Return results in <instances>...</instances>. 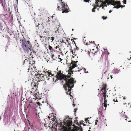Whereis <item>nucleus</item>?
Returning a JSON list of instances; mask_svg holds the SVG:
<instances>
[{"label":"nucleus","mask_w":131,"mask_h":131,"mask_svg":"<svg viewBox=\"0 0 131 131\" xmlns=\"http://www.w3.org/2000/svg\"><path fill=\"white\" fill-rule=\"evenodd\" d=\"M21 40L22 48L25 52L28 53L30 50V51L31 52L30 56L31 55L32 51L34 53H36V52L33 50L32 45L29 40H27L24 37Z\"/></svg>","instance_id":"obj_1"},{"label":"nucleus","mask_w":131,"mask_h":131,"mask_svg":"<svg viewBox=\"0 0 131 131\" xmlns=\"http://www.w3.org/2000/svg\"><path fill=\"white\" fill-rule=\"evenodd\" d=\"M71 79H72L71 80L70 79H68L67 81H65V83L64 85L66 88H64L65 91L67 92L66 93L67 94H69L68 92L71 94V92L72 90V88H73L74 86V84L76 82V81L74 80V79L71 77Z\"/></svg>","instance_id":"obj_2"},{"label":"nucleus","mask_w":131,"mask_h":131,"mask_svg":"<svg viewBox=\"0 0 131 131\" xmlns=\"http://www.w3.org/2000/svg\"><path fill=\"white\" fill-rule=\"evenodd\" d=\"M111 3L110 4V5H112L114 6L113 7V8H116L118 9L120 8L119 7V5L121 4V2L120 1H116L114 0H112L111 1Z\"/></svg>","instance_id":"obj_3"},{"label":"nucleus","mask_w":131,"mask_h":131,"mask_svg":"<svg viewBox=\"0 0 131 131\" xmlns=\"http://www.w3.org/2000/svg\"><path fill=\"white\" fill-rule=\"evenodd\" d=\"M61 5L62 6V7L63 8V9L65 10V11H63L62 12V13H67L69 12V11L70 12V10L69 11V8L68 5L67 4L66 5L64 2H62Z\"/></svg>","instance_id":"obj_4"},{"label":"nucleus","mask_w":131,"mask_h":131,"mask_svg":"<svg viewBox=\"0 0 131 131\" xmlns=\"http://www.w3.org/2000/svg\"><path fill=\"white\" fill-rule=\"evenodd\" d=\"M72 118H70L69 116H65V118L64 119V122L65 123H69L72 122Z\"/></svg>","instance_id":"obj_5"},{"label":"nucleus","mask_w":131,"mask_h":131,"mask_svg":"<svg viewBox=\"0 0 131 131\" xmlns=\"http://www.w3.org/2000/svg\"><path fill=\"white\" fill-rule=\"evenodd\" d=\"M4 125H7L8 123V116H7V114H6L5 115V113L4 114Z\"/></svg>","instance_id":"obj_6"},{"label":"nucleus","mask_w":131,"mask_h":131,"mask_svg":"<svg viewBox=\"0 0 131 131\" xmlns=\"http://www.w3.org/2000/svg\"><path fill=\"white\" fill-rule=\"evenodd\" d=\"M96 7H102L101 5L100 4L101 3V1L100 0H96Z\"/></svg>","instance_id":"obj_7"},{"label":"nucleus","mask_w":131,"mask_h":131,"mask_svg":"<svg viewBox=\"0 0 131 131\" xmlns=\"http://www.w3.org/2000/svg\"><path fill=\"white\" fill-rule=\"evenodd\" d=\"M58 80H59L60 81V84L61 85H63V83H64V82L63 81V80H64L65 81H67L68 80H65L64 79H63V78L62 77H61L59 79H56L55 81H54V82L55 83Z\"/></svg>","instance_id":"obj_8"},{"label":"nucleus","mask_w":131,"mask_h":131,"mask_svg":"<svg viewBox=\"0 0 131 131\" xmlns=\"http://www.w3.org/2000/svg\"><path fill=\"white\" fill-rule=\"evenodd\" d=\"M43 24V23L42 24H41L40 25V24L38 23V25H37L36 26V29L37 30V31H38L39 28H40V27H43V26H42Z\"/></svg>","instance_id":"obj_9"},{"label":"nucleus","mask_w":131,"mask_h":131,"mask_svg":"<svg viewBox=\"0 0 131 131\" xmlns=\"http://www.w3.org/2000/svg\"><path fill=\"white\" fill-rule=\"evenodd\" d=\"M106 96L105 94H104L103 96H102L101 99H100V101L101 103H103V98L104 97V100H106Z\"/></svg>","instance_id":"obj_10"},{"label":"nucleus","mask_w":131,"mask_h":131,"mask_svg":"<svg viewBox=\"0 0 131 131\" xmlns=\"http://www.w3.org/2000/svg\"><path fill=\"white\" fill-rule=\"evenodd\" d=\"M118 71H120V70H118L117 68H115L113 70L112 72L114 74H118Z\"/></svg>","instance_id":"obj_11"},{"label":"nucleus","mask_w":131,"mask_h":131,"mask_svg":"<svg viewBox=\"0 0 131 131\" xmlns=\"http://www.w3.org/2000/svg\"><path fill=\"white\" fill-rule=\"evenodd\" d=\"M9 17V23H12L13 20V16H12Z\"/></svg>","instance_id":"obj_12"},{"label":"nucleus","mask_w":131,"mask_h":131,"mask_svg":"<svg viewBox=\"0 0 131 131\" xmlns=\"http://www.w3.org/2000/svg\"><path fill=\"white\" fill-rule=\"evenodd\" d=\"M58 9V10H62L63 11H65V10L64 9H63V8L61 7H60L59 6H58L57 7Z\"/></svg>","instance_id":"obj_13"},{"label":"nucleus","mask_w":131,"mask_h":131,"mask_svg":"<svg viewBox=\"0 0 131 131\" xmlns=\"http://www.w3.org/2000/svg\"><path fill=\"white\" fill-rule=\"evenodd\" d=\"M106 86L107 85H106L105 87H104V89L105 90H104V92H103V95L104 94H105L106 95V94H107L106 93L107 91L105 90V89H106Z\"/></svg>","instance_id":"obj_14"},{"label":"nucleus","mask_w":131,"mask_h":131,"mask_svg":"<svg viewBox=\"0 0 131 131\" xmlns=\"http://www.w3.org/2000/svg\"><path fill=\"white\" fill-rule=\"evenodd\" d=\"M101 108H99L97 109L98 112V114L100 113V114H101L102 113V112L101 111H102L101 110Z\"/></svg>","instance_id":"obj_15"},{"label":"nucleus","mask_w":131,"mask_h":131,"mask_svg":"<svg viewBox=\"0 0 131 131\" xmlns=\"http://www.w3.org/2000/svg\"><path fill=\"white\" fill-rule=\"evenodd\" d=\"M57 74H58V76H61L62 75V74L61 73V71L60 70L57 73Z\"/></svg>","instance_id":"obj_16"},{"label":"nucleus","mask_w":131,"mask_h":131,"mask_svg":"<svg viewBox=\"0 0 131 131\" xmlns=\"http://www.w3.org/2000/svg\"><path fill=\"white\" fill-rule=\"evenodd\" d=\"M103 49L105 51V52H106V54L108 56L109 54V53L108 52V51L107 50V49L106 50L104 48H103Z\"/></svg>","instance_id":"obj_17"},{"label":"nucleus","mask_w":131,"mask_h":131,"mask_svg":"<svg viewBox=\"0 0 131 131\" xmlns=\"http://www.w3.org/2000/svg\"><path fill=\"white\" fill-rule=\"evenodd\" d=\"M3 0H0V3L1 4L2 6L3 7V8H4L5 7V6L3 5V3H2V1Z\"/></svg>","instance_id":"obj_18"},{"label":"nucleus","mask_w":131,"mask_h":131,"mask_svg":"<svg viewBox=\"0 0 131 131\" xmlns=\"http://www.w3.org/2000/svg\"><path fill=\"white\" fill-rule=\"evenodd\" d=\"M78 108H74V114L75 116H76V113L77 112V110H78Z\"/></svg>","instance_id":"obj_19"},{"label":"nucleus","mask_w":131,"mask_h":131,"mask_svg":"<svg viewBox=\"0 0 131 131\" xmlns=\"http://www.w3.org/2000/svg\"><path fill=\"white\" fill-rule=\"evenodd\" d=\"M3 26H4V25H2L1 26V27H0V28L1 29V30H2V31H3V30H4V29H5V27H4L3 28Z\"/></svg>","instance_id":"obj_20"},{"label":"nucleus","mask_w":131,"mask_h":131,"mask_svg":"<svg viewBox=\"0 0 131 131\" xmlns=\"http://www.w3.org/2000/svg\"><path fill=\"white\" fill-rule=\"evenodd\" d=\"M107 17L106 16H103L102 17V18L104 20L106 19Z\"/></svg>","instance_id":"obj_21"},{"label":"nucleus","mask_w":131,"mask_h":131,"mask_svg":"<svg viewBox=\"0 0 131 131\" xmlns=\"http://www.w3.org/2000/svg\"><path fill=\"white\" fill-rule=\"evenodd\" d=\"M83 70L84 71V73H89L88 72V71H86V69L85 68H83Z\"/></svg>","instance_id":"obj_22"},{"label":"nucleus","mask_w":131,"mask_h":131,"mask_svg":"<svg viewBox=\"0 0 131 131\" xmlns=\"http://www.w3.org/2000/svg\"><path fill=\"white\" fill-rule=\"evenodd\" d=\"M97 7H96L95 8H93L92 9V12H95V9Z\"/></svg>","instance_id":"obj_23"},{"label":"nucleus","mask_w":131,"mask_h":131,"mask_svg":"<svg viewBox=\"0 0 131 131\" xmlns=\"http://www.w3.org/2000/svg\"><path fill=\"white\" fill-rule=\"evenodd\" d=\"M49 49L50 50H53L52 47L50 46H49Z\"/></svg>","instance_id":"obj_24"},{"label":"nucleus","mask_w":131,"mask_h":131,"mask_svg":"<svg viewBox=\"0 0 131 131\" xmlns=\"http://www.w3.org/2000/svg\"><path fill=\"white\" fill-rule=\"evenodd\" d=\"M76 67L77 66H75L73 65L72 66H71V69L72 70L75 67Z\"/></svg>","instance_id":"obj_25"},{"label":"nucleus","mask_w":131,"mask_h":131,"mask_svg":"<svg viewBox=\"0 0 131 131\" xmlns=\"http://www.w3.org/2000/svg\"><path fill=\"white\" fill-rule=\"evenodd\" d=\"M125 5H121V4L119 5V7H120V8L121 7L122 8H123L124 7H125Z\"/></svg>","instance_id":"obj_26"},{"label":"nucleus","mask_w":131,"mask_h":131,"mask_svg":"<svg viewBox=\"0 0 131 131\" xmlns=\"http://www.w3.org/2000/svg\"><path fill=\"white\" fill-rule=\"evenodd\" d=\"M36 104H38L39 106H40V105H42V104H41V103H40L39 102H37Z\"/></svg>","instance_id":"obj_27"},{"label":"nucleus","mask_w":131,"mask_h":131,"mask_svg":"<svg viewBox=\"0 0 131 131\" xmlns=\"http://www.w3.org/2000/svg\"><path fill=\"white\" fill-rule=\"evenodd\" d=\"M96 48L97 49V50L96 51H95V53L98 52L99 51V50H100L99 49H98V47H96Z\"/></svg>","instance_id":"obj_28"},{"label":"nucleus","mask_w":131,"mask_h":131,"mask_svg":"<svg viewBox=\"0 0 131 131\" xmlns=\"http://www.w3.org/2000/svg\"><path fill=\"white\" fill-rule=\"evenodd\" d=\"M13 16V14L12 12H10V13L9 15L8 16V17H10L11 16Z\"/></svg>","instance_id":"obj_29"},{"label":"nucleus","mask_w":131,"mask_h":131,"mask_svg":"<svg viewBox=\"0 0 131 131\" xmlns=\"http://www.w3.org/2000/svg\"><path fill=\"white\" fill-rule=\"evenodd\" d=\"M102 103V106H101V107H100V108H101V110L102 111L103 109V103Z\"/></svg>","instance_id":"obj_30"},{"label":"nucleus","mask_w":131,"mask_h":131,"mask_svg":"<svg viewBox=\"0 0 131 131\" xmlns=\"http://www.w3.org/2000/svg\"><path fill=\"white\" fill-rule=\"evenodd\" d=\"M75 48H75V50H78L79 49V48L77 47V46H75Z\"/></svg>","instance_id":"obj_31"},{"label":"nucleus","mask_w":131,"mask_h":131,"mask_svg":"<svg viewBox=\"0 0 131 131\" xmlns=\"http://www.w3.org/2000/svg\"><path fill=\"white\" fill-rule=\"evenodd\" d=\"M122 2H123V4H126V1H123Z\"/></svg>","instance_id":"obj_32"},{"label":"nucleus","mask_w":131,"mask_h":131,"mask_svg":"<svg viewBox=\"0 0 131 131\" xmlns=\"http://www.w3.org/2000/svg\"><path fill=\"white\" fill-rule=\"evenodd\" d=\"M10 101L11 102L13 101V97L12 96H11L10 97Z\"/></svg>","instance_id":"obj_33"},{"label":"nucleus","mask_w":131,"mask_h":131,"mask_svg":"<svg viewBox=\"0 0 131 131\" xmlns=\"http://www.w3.org/2000/svg\"><path fill=\"white\" fill-rule=\"evenodd\" d=\"M39 75H40V74L38 72H37V74H35V75L36 76H39Z\"/></svg>","instance_id":"obj_34"},{"label":"nucleus","mask_w":131,"mask_h":131,"mask_svg":"<svg viewBox=\"0 0 131 131\" xmlns=\"http://www.w3.org/2000/svg\"><path fill=\"white\" fill-rule=\"evenodd\" d=\"M50 72H51V71H47V73H48L49 75H50L51 74L50 73Z\"/></svg>","instance_id":"obj_35"},{"label":"nucleus","mask_w":131,"mask_h":131,"mask_svg":"<svg viewBox=\"0 0 131 131\" xmlns=\"http://www.w3.org/2000/svg\"><path fill=\"white\" fill-rule=\"evenodd\" d=\"M25 61H26V62H28V60L27 59H26L24 61V63L23 64L25 63Z\"/></svg>","instance_id":"obj_36"},{"label":"nucleus","mask_w":131,"mask_h":131,"mask_svg":"<svg viewBox=\"0 0 131 131\" xmlns=\"http://www.w3.org/2000/svg\"><path fill=\"white\" fill-rule=\"evenodd\" d=\"M70 52H71L73 54H74V52H73V50H70Z\"/></svg>","instance_id":"obj_37"},{"label":"nucleus","mask_w":131,"mask_h":131,"mask_svg":"<svg viewBox=\"0 0 131 131\" xmlns=\"http://www.w3.org/2000/svg\"><path fill=\"white\" fill-rule=\"evenodd\" d=\"M37 84H35V85H34V86L35 87H37L38 84V83L37 82Z\"/></svg>","instance_id":"obj_38"},{"label":"nucleus","mask_w":131,"mask_h":131,"mask_svg":"<svg viewBox=\"0 0 131 131\" xmlns=\"http://www.w3.org/2000/svg\"><path fill=\"white\" fill-rule=\"evenodd\" d=\"M42 74H40V75H39V77H43V76L42 75V76H41V75H42Z\"/></svg>","instance_id":"obj_39"},{"label":"nucleus","mask_w":131,"mask_h":131,"mask_svg":"<svg viewBox=\"0 0 131 131\" xmlns=\"http://www.w3.org/2000/svg\"><path fill=\"white\" fill-rule=\"evenodd\" d=\"M107 105H106L105 104H103V106H104V107H105V108H106L107 107Z\"/></svg>","instance_id":"obj_40"},{"label":"nucleus","mask_w":131,"mask_h":131,"mask_svg":"<svg viewBox=\"0 0 131 131\" xmlns=\"http://www.w3.org/2000/svg\"><path fill=\"white\" fill-rule=\"evenodd\" d=\"M51 39L52 41H53L54 39V37H51Z\"/></svg>","instance_id":"obj_41"},{"label":"nucleus","mask_w":131,"mask_h":131,"mask_svg":"<svg viewBox=\"0 0 131 131\" xmlns=\"http://www.w3.org/2000/svg\"><path fill=\"white\" fill-rule=\"evenodd\" d=\"M113 101L114 102H118V101L117 99L116 100V101L115 100V99H114V100H113Z\"/></svg>","instance_id":"obj_42"},{"label":"nucleus","mask_w":131,"mask_h":131,"mask_svg":"<svg viewBox=\"0 0 131 131\" xmlns=\"http://www.w3.org/2000/svg\"><path fill=\"white\" fill-rule=\"evenodd\" d=\"M85 121H86V123H87V122H88L89 121H88L87 119H86V118H85Z\"/></svg>","instance_id":"obj_43"},{"label":"nucleus","mask_w":131,"mask_h":131,"mask_svg":"<svg viewBox=\"0 0 131 131\" xmlns=\"http://www.w3.org/2000/svg\"><path fill=\"white\" fill-rule=\"evenodd\" d=\"M107 101L106 100H104V103H106L107 102Z\"/></svg>","instance_id":"obj_44"},{"label":"nucleus","mask_w":131,"mask_h":131,"mask_svg":"<svg viewBox=\"0 0 131 131\" xmlns=\"http://www.w3.org/2000/svg\"><path fill=\"white\" fill-rule=\"evenodd\" d=\"M82 70V69H80L78 70L77 71H75V72H76L77 71H78V72H79Z\"/></svg>","instance_id":"obj_45"},{"label":"nucleus","mask_w":131,"mask_h":131,"mask_svg":"<svg viewBox=\"0 0 131 131\" xmlns=\"http://www.w3.org/2000/svg\"><path fill=\"white\" fill-rule=\"evenodd\" d=\"M98 122V121H96L95 122V125H97V123Z\"/></svg>","instance_id":"obj_46"},{"label":"nucleus","mask_w":131,"mask_h":131,"mask_svg":"<svg viewBox=\"0 0 131 131\" xmlns=\"http://www.w3.org/2000/svg\"><path fill=\"white\" fill-rule=\"evenodd\" d=\"M88 54H89L90 55V52L88 50Z\"/></svg>","instance_id":"obj_47"},{"label":"nucleus","mask_w":131,"mask_h":131,"mask_svg":"<svg viewBox=\"0 0 131 131\" xmlns=\"http://www.w3.org/2000/svg\"><path fill=\"white\" fill-rule=\"evenodd\" d=\"M43 38L44 39H45V40H47V37L46 36H44L43 37Z\"/></svg>","instance_id":"obj_48"},{"label":"nucleus","mask_w":131,"mask_h":131,"mask_svg":"<svg viewBox=\"0 0 131 131\" xmlns=\"http://www.w3.org/2000/svg\"><path fill=\"white\" fill-rule=\"evenodd\" d=\"M110 4H105L104 5V7H107V5H110Z\"/></svg>","instance_id":"obj_49"},{"label":"nucleus","mask_w":131,"mask_h":131,"mask_svg":"<svg viewBox=\"0 0 131 131\" xmlns=\"http://www.w3.org/2000/svg\"><path fill=\"white\" fill-rule=\"evenodd\" d=\"M124 117L125 118H128L127 116V115H124Z\"/></svg>","instance_id":"obj_50"},{"label":"nucleus","mask_w":131,"mask_h":131,"mask_svg":"<svg viewBox=\"0 0 131 131\" xmlns=\"http://www.w3.org/2000/svg\"><path fill=\"white\" fill-rule=\"evenodd\" d=\"M1 15H3L5 17V16H7H7H8V15H7V14H6L5 15H4L3 14H2Z\"/></svg>","instance_id":"obj_51"},{"label":"nucleus","mask_w":131,"mask_h":131,"mask_svg":"<svg viewBox=\"0 0 131 131\" xmlns=\"http://www.w3.org/2000/svg\"><path fill=\"white\" fill-rule=\"evenodd\" d=\"M8 48V46H6L5 47V49H7V48Z\"/></svg>","instance_id":"obj_52"},{"label":"nucleus","mask_w":131,"mask_h":131,"mask_svg":"<svg viewBox=\"0 0 131 131\" xmlns=\"http://www.w3.org/2000/svg\"><path fill=\"white\" fill-rule=\"evenodd\" d=\"M74 53H75V52H77L76 51V50H75V48H74Z\"/></svg>","instance_id":"obj_53"},{"label":"nucleus","mask_w":131,"mask_h":131,"mask_svg":"<svg viewBox=\"0 0 131 131\" xmlns=\"http://www.w3.org/2000/svg\"><path fill=\"white\" fill-rule=\"evenodd\" d=\"M112 11V10L111 9V10H110L109 11V13H111Z\"/></svg>","instance_id":"obj_54"},{"label":"nucleus","mask_w":131,"mask_h":131,"mask_svg":"<svg viewBox=\"0 0 131 131\" xmlns=\"http://www.w3.org/2000/svg\"><path fill=\"white\" fill-rule=\"evenodd\" d=\"M50 73L51 74H50V75H51V76H53L54 75V74H52L51 72H50Z\"/></svg>","instance_id":"obj_55"},{"label":"nucleus","mask_w":131,"mask_h":131,"mask_svg":"<svg viewBox=\"0 0 131 131\" xmlns=\"http://www.w3.org/2000/svg\"><path fill=\"white\" fill-rule=\"evenodd\" d=\"M58 47H59V46H57L55 48L56 49H57Z\"/></svg>","instance_id":"obj_56"},{"label":"nucleus","mask_w":131,"mask_h":131,"mask_svg":"<svg viewBox=\"0 0 131 131\" xmlns=\"http://www.w3.org/2000/svg\"><path fill=\"white\" fill-rule=\"evenodd\" d=\"M52 59H54V58H53V57H54V55H52Z\"/></svg>","instance_id":"obj_57"},{"label":"nucleus","mask_w":131,"mask_h":131,"mask_svg":"<svg viewBox=\"0 0 131 131\" xmlns=\"http://www.w3.org/2000/svg\"><path fill=\"white\" fill-rule=\"evenodd\" d=\"M59 59H60V60L59 61V62H60L62 60V59H61V58H59Z\"/></svg>","instance_id":"obj_58"},{"label":"nucleus","mask_w":131,"mask_h":131,"mask_svg":"<svg viewBox=\"0 0 131 131\" xmlns=\"http://www.w3.org/2000/svg\"><path fill=\"white\" fill-rule=\"evenodd\" d=\"M68 39H69V40H68V39H67L66 40V41H67V42H68V41L70 39L69 38H68Z\"/></svg>","instance_id":"obj_59"},{"label":"nucleus","mask_w":131,"mask_h":131,"mask_svg":"<svg viewBox=\"0 0 131 131\" xmlns=\"http://www.w3.org/2000/svg\"><path fill=\"white\" fill-rule=\"evenodd\" d=\"M74 44L75 45V46H76V43L75 42H74V44Z\"/></svg>","instance_id":"obj_60"},{"label":"nucleus","mask_w":131,"mask_h":131,"mask_svg":"<svg viewBox=\"0 0 131 131\" xmlns=\"http://www.w3.org/2000/svg\"><path fill=\"white\" fill-rule=\"evenodd\" d=\"M73 40H76L77 39V38H73Z\"/></svg>","instance_id":"obj_61"},{"label":"nucleus","mask_w":131,"mask_h":131,"mask_svg":"<svg viewBox=\"0 0 131 131\" xmlns=\"http://www.w3.org/2000/svg\"><path fill=\"white\" fill-rule=\"evenodd\" d=\"M73 72H74V71L73 70L72 71V73H71V74H73Z\"/></svg>","instance_id":"obj_62"},{"label":"nucleus","mask_w":131,"mask_h":131,"mask_svg":"<svg viewBox=\"0 0 131 131\" xmlns=\"http://www.w3.org/2000/svg\"><path fill=\"white\" fill-rule=\"evenodd\" d=\"M83 41L84 43H85V41H86V40H84V39H83Z\"/></svg>","instance_id":"obj_63"},{"label":"nucleus","mask_w":131,"mask_h":131,"mask_svg":"<svg viewBox=\"0 0 131 131\" xmlns=\"http://www.w3.org/2000/svg\"><path fill=\"white\" fill-rule=\"evenodd\" d=\"M83 41L84 43H85V41H86V40H84V39H83Z\"/></svg>","instance_id":"obj_64"}]
</instances>
